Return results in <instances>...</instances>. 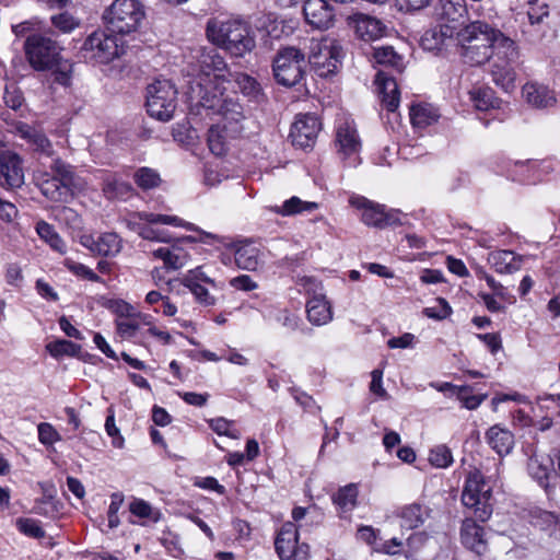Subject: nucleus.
Segmentation results:
<instances>
[{
  "instance_id": "nucleus-1",
  "label": "nucleus",
  "mask_w": 560,
  "mask_h": 560,
  "mask_svg": "<svg viewBox=\"0 0 560 560\" xmlns=\"http://www.w3.org/2000/svg\"><path fill=\"white\" fill-rule=\"evenodd\" d=\"M455 39L465 63L481 66L492 58L491 75L495 85L505 92L514 90L520 51L513 39L483 21L458 30Z\"/></svg>"
},
{
  "instance_id": "nucleus-48",
  "label": "nucleus",
  "mask_w": 560,
  "mask_h": 560,
  "mask_svg": "<svg viewBox=\"0 0 560 560\" xmlns=\"http://www.w3.org/2000/svg\"><path fill=\"white\" fill-rule=\"evenodd\" d=\"M148 214L149 213H142V221H145V224L142 223V240L170 242L171 235L168 231L153 228L152 225L155 223L147 221L145 215Z\"/></svg>"
},
{
  "instance_id": "nucleus-9",
  "label": "nucleus",
  "mask_w": 560,
  "mask_h": 560,
  "mask_svg": "<svg viewBox=\"0 0 560 560\" xmlns=\"http://www.w3.org/2000/svg\"><path fill=\"white\" fill-rule=\"evenodd\" d=\"M118 42L117 36L96 31L84 40L81 51L85 60L107 63L124 52Z\"/></svg>"
},
{
  "instance_id": "nucleus-39",
  "label": "nucleus",
  "mask_w": 560,
  "mask_h": 560,
  "mask_svg": "<svg viewBox=\"0 0 560 560\" xmlns=\"http://www.w3.org/2000/svg\"><path fill=\"white\" fill-rule=\"evenodd\" d=\"M103 191L108 199H127L131 196V186L114 176H108L104 180Z\"/></svg>"
},
{
  "instance_id": "nucleus-53",
  "label": "nucleus",
  "mask_w": 560,
  "mask_h": 560,
  "mask_svg": "<svg viewBox=\"0 0 560 560\" xmlns=\"http://www.w3.org/2000/svg\"><path fill=\"white\" fill-rule=\"evenodd\" d=\"M51 23L63 33H69L79 25V22L68 12L51 16Z\"/></svg>"
},
{
  "instance_id": "nucleus-34",
  "label": "nucleus",
  "mask_w": 560,
  "mask_h": 560,
  "mask_svg": "<svg viewBox=\"0 0 560 560\" xmlns=\"http://www.w3.org/2000/svg\"><path fill=\"white\" fill-rule=\"evenodd\" d=\"M35 230L38 236L47 243L51 249L59 254H65L67 252L66 243L51 224L40 220L36 223Z\"/></svg>"
},
{
  "instance_id": "nucleus-40",
  "label": "nucleus",
  "mask_w": 560,
  "mask_h": 560,
  "mask_svg": "<svg viewBox=\"0 0 560 560\" xmlns=\"http://www.w3.org/2000/svg\"><path fill=\"white\" fill-rule=\"evenodd\" d=\"M444 387L451 388L456 395L457 399L463 404V407L469 410L478 408L486 398V395H472L471 388L469 386L457 387L450 383H445L444 386L440 388V390H444Z\"/></svg>"
},
{
  "instance_id": "nucleus-2",
  "label": "nucleus",
  "mask_w": 560,
  "mask_h": 560,
  "mask_svg": "<svg viewBox=\"0 0 560 560\" xmlns=\"http://www.w3.org/2000/svg\"><path fill=\"white\" fill-rule=\"evenodd\" d=\"M186 94L191 114L202 116L205 112L208 117L219 115L226 121L224 128L230 127L234 133L242 131L240 124L245 119V114L237 100L223 97L218 89L210 90L200 79L190 82Z\"/></svg>"
},
{
  "instance_id": "nucleus-32",
  "label": "nucleus",
  "mask_w": 560,
  "mask_h": 560,
  "mask_svg": "<svg viewBox=\"0 0 560 560\" xmlns=\"http://www.w3.org/2000/svg\"><path fill=\"white\" fill-rule=\"evenodd\" d=\"M318 208L316 202L303 201L299 197H291L282 206H271L268 209L277 214L289 217L302 212H312Z\"/></svg>"
},
{
  "instance_id": "nucleus-31",
  "label": "nucleus",
  "mask_w": 560,
  "mask_h": 560,
  "mask_svg": "<svg viewBox=\"0 0 560 560\" xmlns=\"http://www.w3.org/2000/svg\"><path fill=\"white\" fill-rule=\"evenodd\" d=\"M40 191L46 198L55 202H67L72 197V187L57 177L44 180L40 185Z\"/></svg>"
},
{
  "instance_id": "nucleus-20",
  "label": "nucleus",
  "mask_w": 560,
  "mask_h": 560,
  "mask_svg": "<svg viewBox=\"0 0 560 560\" xmlns=\"http://www.w3.org/2000/svg\"><path fill=\"white\" fill-rule=\"evenodd\" d=\"M15 132L35 151L46 156H51L54 154L52 144L42 130L24 122H18L15 126Z\"/></svg>"
},
{
  "instance_id": "nucleus-25",
  "label": "nucleus",
  "mask_w": 560,
  "mask_h": 560,
  "mask_svg": "<svg viewBox=\"0 0 560 560\" xmlns=\"http://www.w3.org/2000/svg\"><path fill=\"white\" fill-rule=\"evenodd\" d=\"M523 96L529 105L536 108L552 107L557 102L553 91L538 83H526L523 86Z\"/></svg>"
},
{
  "instance_id": "nucleus-4",
  "label": "nucleus",
  "mask_w": 560,
  "mask_h": 560,
  "mask_svg": "<svg viewBox=\"0 0 560 560\" xmlns=\"http://www.w3.org/2000/svg\"><path fill=\"white\" fill-rule=\"evenodd\" d=\"M208 38L234 57H244L255 46V36L250 26L241 20L210 19L207 22Z\"/></svg>"
},
{
  "instance_id": "nucleus-23",
  "label": "nucleus",
  "mask_w": 560,
  "mask_h": 560,
  "mask_svg": "<svg viewBox=\"0 0 560 560\" xmlns=\"http://www.w3.org/2000/svg\"><path fill=\"white\" fill-rule=\"evenodd\" d=\"M299 542V533L293 522H285L275 540L276 551L281 560H289Z\"/></svg>"
},
{
  "instance_id": "nucleus-16",
  "label": "nucleus",
  "mask_w": 560,
  "mask_h": 560,
  "mask_svg": "<svg viewBox=\"0 0 560 560\" xmlns=\"http://www.w3.org/2000/svg\"><path fill=\"white\" fill-rule=\"evenodd\" d=\"M80 244L95 255L107 257L116 256L122 247L121 238L114 232L84 234L80 237Z\"/></svg>"
},
{
  "instance_id": "nucleus-38",
  "label": "nucleus",
  "mask_w": 560,
  "mask_h": 560,
  "mask_svg": "<svg viewBox=\"0 0 560 560\" xmlns=\"http://www.w3.org/2000/svg\"><path fill=\"white\" fill-rule=\"evenodd\" d=\"M470 101L479 110H488L499 106V98L490 88H474L469 91Z\"/></svg>"
},
{
  "instance_id": "nucleus-50",
  "label": "nucleus",
  "mask_w": 560,
  "mask_h": 560,
  "mask_svg": "<svg viewBox=\"0 0 560 560\" xmlns=\"http://www.w3.org/2000/svg\"><path fill=\"white\" fill-rule=\"evenodd\" d=\"M207 141L210 151L220 156L225 152L224 137L218 126H211L208 130Z\"/></svg>"
},
{
  "instance_id": "nucleus-52",
  "label": "nucleus",
  "mask_w": 560,
  "mask_h": 560,
  "mask_svg": "<svg viewBox=\"0 0 560 560\" xmlns=\"http://www.w3.org/2000/svg\"><path fill=\"white\" fill-rule=\"evenodd\" d=\"M16 526L21 533L33 538H40L45 535L39 522L33 518H19L16 521Z\"/></svg>"
},
{
  "instance_id": "nucleus-44",
  "label": "nucleus",
  "mask_w": 560,
  "mask_h": 560,
  "mask_svg": "<svg viewBox=\"0 0 560 560\" xmlns=\"http://www.w3.org/2000/svg\"><path fill=\"white\" fill-rule=\"evenodd\" d=\"M50 168L54 172L52 177H57L59 180L66 183L71 187H77L78 178L73 172V167L70 164L57 158L52 161Z\"/></svg>"
},
{
  "instance_id": "nucleus-64",
  "label": "nucleus",
  "mask_w": 560,
  "mask_h": 560,
  "mask_svg": "<svg viewBox=\"0 0 560 560\" xmlns=\"http://www.w3.org/2000/svg\"><path fill=\"white\" fill-rule=\"evenodd\" d=\"M194 282H203L208 284H214V280L209 278L203 271L201 267H197L192 270H189L187 275L183 279V284H192Z\"/></svg>"
},
{
  "instance_id": "nucleus-26",
  "label": "nucleus",
  "mask_w": 560,
  "mask_h": 560,
  "mask_svg": "<svg viewBox=\"0 0 560 560\" xmlns=\"http://www.w3.org/2000/svg\"><path fill=\"white\" fill-rule=\"evenodd\" d=\"M336 145L338 147V153L343 158H350L357 154L361 142L355 128L347 122L340 125L336 133Z\"/></svg>"
},
{
  "instance_id": "nucleus-36",
  "label": "nucleus",
  "mask_w": 560,
  "mask_h": 560,
  "mask_svg": "<svg viewBox=\"0 0 560 560\" xmlns=\"http://www.w3.org/2000/svg\"><path fill=\"white\" fill-rule=\"evenodd\" d=\"M401 520V527L407 529H415L424 523L427 513L423 508L418 503L406 505L399 513Z\"/></svg>"
},
{
  "instance_id": "nucleus-54",
  "label": "nucleus",
  "mask_w": 560,
  "mask_h": 560,
  "mask_svg": "<svg viewBox=\"0 0 560 560\" xmlns=\"http://www.w3.org/2000/svg\"><path fill=\"white\" fill-rule=\"evenodd\" d=\"M160 541L173 557L178 558L184 553L179 546V537L176 534L164 532Z\"/></svg>"
},
{
  "instance_id": "nucleus-61",
  "label": "nucleus",
  "mask_w": 560,
  "mask_h": 560,
  "mask_svg": "<svg viewBox=\"0 0 560 560\" xmlns=\"http://www.w3.org/2000/svg\"><path fill=\"white\" fill-rule=\"evenodd\" d=\"M436 301L438 307H427L423 312L430 318L444 319L452 313V308L445 299L439 298Z\"/></svg>"
},
{
  "instance_id": "nucleus-6",
  "label": "nucleus",
  "mask_w": 560,
  "mask_h": 560,
  "mask_svg": "<svg viewBox=\"0 0 560 560\" xmlns=\"http://www.w3.org/2000/svg\"><path fill=\"white\" fill-rule=\"evenodd\" d=\"M177 91L168 80H156L147 86V113L149 116L167 121L176 108Z\"/></svg>"
},
{
  "instance_id": "nucleus-8",
  "label": "nucleus",
  "mask_w": 560,
  "mask_h": 560,
  "mask_svg": "<svg viewBox=\"0 0 560 560\" xmlns=\"http://www.w3.org/2000/svg\"><path fill=\"white\" fill-rule=\"evenodd\" d=\"M103 18L110 32L129 34L139 25L140 3L138 0H115L105 10Z\"/></svg>"
},
{
  "instance_id": "nucleus-22",
  "label": "nucleus",
  "mask_w": 560,
  "mask_h": 560,
  "mask_svg": "<svg viewBox=\"0 0 560 560\" xmlns=\"http://www.w3.org/2000/svg\"><path fill=\"white\" fill-rule=\"evenodd\" d=\"M460 539L468 549L481 555L487 549L485 529L474 518H465L460 527Z\"/></svg>"
},
{
  "instance_id": "nucleus-3",
  "label": "nucleus",
  "mask_w": 560,
  "mask_h": 560,
  "mask_svg": "<svg viewBox=\"0 0 560 560\" xmlns=\"http://www.w3.org/2000/svg\"><path fill=\"white\" fill-rule=\"evenodd\" d=\"M25 56L36 71L51 70L54 81L68 86L72 78V63L60 55V45L42 34L30 35L24 44Z\"/></svg>"
},
{
  "instance_id": "nucleus-21",
  "label": "nucleus",
  "mask_w": 560,
  "mask_h": 560,
  "mask_svg": "<svg viewBox=\"0 0 560 560\" xmlns=\"http://www.w3.org/2000/svg\"><path fill=\"white\" fill-rule=\"evenodd\" d=\"M454 36L456 37L455 26L439 24L423 33L420 45L424 50L440 51L446 44V40H451Z\"/></svg>"
},
{
  "instance_id": "nucleus-27",
  "label": "nucleus",
  "mask_w": 560,
  "mask_h": 560,
  "mask_svg": "<svg viewBox=\"0 0 560 560\" xmlns=\"http://www.w3.org/2000/svg\"><path fill=\"white\" fill-rule=\"evenodd\" d=\"M352 206L362 210L361 220L364 224L377 229H384V209L385 206L375 203L364 197L351 200Z\"/></svg>"
},
{
  "instance_id": "nucleus-17",
  "label": "nucleus",
  "mask_w": 560,
  "mask_h": 560,
  "mask_svg": "<svg viewBox=\"0 0 560 560\" xmlns=\"http://www.w3.org/2000/svg\"><path fill=\"white\" fill-rule=\"evenodd\" d=\"M305 21L319 30H326L332 25L334 9L327 0H305L303 4Z\"/></svg>"
},
{
  "instance_id": "nucleus-41",
  "label": "nucleus",
  "mask_w": 560,
  "mask_h": 560,
  "mask_svg": "<svg viewBox=\"0 0 560 560\" xmlns=\"http://www.w3.org/2000/svg\"><path fill=\"white\" fill-rule=\"evenodd\" d=\"M374 58L377 63L392 67L398 73L404 71L402 57L390 46L375 48Z\"/></svg>"
},
{
  "instance_id": "nucleus-43",
  "label": "nucleus",
  "mask_w": 560,
  "mask_h": 560,
  "mask_svg": "<svg viewBox=\"0 0 560 560\" xmlns=\"http://www.w3.org/2000/svg\"><path fill=\"white\" fill-rule=\"evenodd\" d=\"M358 489L354 485L340 488L332 495V502L343 512L351 511L357 504Z\"/></svg>"
},
{
  "instance_id": "nucleus-45",
  "label": "nucleus",
  "mask_w": 560,
  "mask_h": 560,
  "mask_svg": "<svg viewBox=\"0 0 560 560\" xmlns=\"http://www.w3.org/2000/svg\"><path fill=\"white\" fill-rule=\"evenodd\" d=\"M47 351L55 358L63 355L75 357L80 351V346L69 340H56L46 346Z\"/></svg>"
},
{
  "instance_id": "nucleus-47",
  "label": "nucleus",
  "mask_w": 560,
  "mask_h": 560,
  "mask_svg": "<svg viewBox=\"0 0 560 560\" xmlns=\"http://www.w3.org/2000/svg\"><path fill=\"white\" fill-rule=\"evenodd\" d=\"M429 462L434 467L446 468L453 463L452 452L444 444L436 445L430 451Z\"/></svg>"
},
{
  "instance_id": "nucleus-33",
  "label": "nucleus",
  "mask_w": 560,
  "mask_h": 560,
  "mask_svg": "<svg viewBox=\"0 0 560 560\" xmlns=\"http://www.w3.org/2000/svg\"><path fill=\"white\" fill-rule=\"evenodd\" d=\"M235 262L238 268L254 271L260 265L259 249L252 244H243L235 250Z\"/></svg>"
},
{
  "instance_id": "nucleus-10",
  "label": "nucleus",
  "mask_w": 560,
  "mask_h": 560,
  "mask_svg": "<svg viewBox=\"0 0 560 560\" xmlns=\"http://www.w3.org/2000/svg\"><path fill=\"white\" fill-rule=\"evenodd\" d=\"M528 471L538 485L548 491L560 476V451L552 448L546 456L532 457L528 463Z\"/></svg>"
},
{
  "instance_id": "nucleus-35",
  "label": "nucleus",
  "mask_w": 560,
  "mask_h": 560,
  "mask_svg": "<svg viewBox=\"0 0 560 560\" xmlns=\"http://www.w3.org/2000/svg\"><path fill=\"white\" fill-rule=\"evenodd\" d=\"M483 476L480 471L476 470L470 472L466 479L465 487L462 493V502L465 506H472L478 503L477 497L479 487H486Z\"/></svg>"
},
{
  "instance_id": "nucleus-18",
  "label": "nucleus",
  "mask_w": 560,
  "mask_h": 560,
  "mask_svg": "<svg viewBox=\"0 0 560 560\" xmlns=\"http://www.w3.org/2000/svg\"><path fill=\"white\" fill-rule=\"evenodd\" d=\"M142 252L151 253L154 257L163 260L166 269L173 270L184 267L190 258L188 252L180 246L179 243H174L170 247H159L156 249L147 248V246L142 245Z\"/></svg>"
},
{
  "instance_id": "nucleus-14",
  "label": "nucleus",
  "mask_w": 560,
  "mask_h": 560,
  "mask_svg": "<svg viewBox=\"0 0 560 560\" xmlns=\"http://www.w3.org/2000/svg\"><path fill=\"white\" fill-rule=\"evenodd\" d=\"M145 219L148 222L151 223H163L174 226H182L188 231L198 232L200 234L199 237L192 236V235H186L180 238H178L175 243H179L180 246H183L184 243H203V244H213L214 242H223V237L206 232L195 225L194 223L186 222L183 219L176 217V215H165V214H148L145 215Z\"/></svg>"
},
{
  "instance_id": "nucleus-57",
  "label": "nucleus",
  "mask_w": 560,
  "mask_h": 560,
  "mask_svg": "<svg viewBox=\"0 0 560 560\" xmlns=\"http://www.w3.org/2000/svg\"><path fill=\"white\" fill-rule=\"evenodd\" d=\"M38 440L45 445H51L60 440V436L56 429L50 423H39L37 427Z\"/></svg>"
},
{
  "instance_id": "nucleus-11",
  "label": "nucleus",
  "mask_w": 560,
  "mask_h": 560,
  "mask_svg": "<svg viewBox=\"0 0 560 560\" xmlns=\"http://www.w3.org/2000/svg\"><path fill=\"white\" fill-rule=\"evenodd\" d=\"M320 121L313 114H300L291 126L289 138L294 147L313 148L320 130Z\"/></svg>"
},
{
  "instance_id": "nucleus-58",
  "label": "nucleus",
  "mask_w": 560,
  "mask_h": 560,
  "mask_svg": "<svg viewBox=\"0 0 560 560\" xmlns=\"http://www.w3.org/2000/svg\"><path fill=\"white\" fill-rule=\"evenodd\" d=\"M233 421L226 420L225 418H215L209 421L210 428L220 435H226L232 439H238L240 433L236 431H231L230 427Z\"/></svg>"
},
{
  "instance_id": "nucleus-7",
  "label": "nucleus",
  "mask_w": 560,
  "mask_h": 560,
  "mask_svg": "<svg viewBox=\"0 0 560 560\" xmlns=\"http://www.w3.org/2000/svg\"><path fill=\"white\" fill-rule=\"evenodd\" d=\"M343 56V49L337 40H313L306 62L318 77L328 78L338 72Z\"/></svg>"
},
{
  "instance_id": "nucleus-19",
  "label": "nucleus",
  "mask_w": 560,
  "mask_h": 560,
  "mask_svg": "<svg viewBox=\"0 0 560 560\" xmlns=\"http://www.w3.org/2000/svg\"><path fill=\"white\" fill-rule=\"evenodd\" d=\"M375 84L380 93L382 105L388 112H395L399 105V90L396 80L387 72L380 70L375 75Z\"/></svg>"
},
{
  "instance_id": "nucleus-51",
  "label": "nucleus",
  "mask_w": 560,
  "mask_h": 560,
  "mask_svg": "<svg viewBox=\"0 0 560 560\" xmlns=\"http://www.w3.org/2000/svg\"><path fill=\"white\" fill-rule=\"evenodd\" d=\"M528 20L530 24H539L544 21L545 18L548 16V5L540 0H529L528 1Z\"/></svg>"
},
{
  "instance_id": "nucleus-62",
  "label": "nucleus",
  "mask_w": 560,
  "mask_h": 560,
  "mask_svg": "<svg viewBox=\"0 0 560 560\" xmlns=\"http://www.w3.org/2000/svg\"><path fill=\"white\" fill-rule=\"evenodd\" d=\"M161 184L162 178L156 170L142 166V190L156 188Z\"/></svg>"
},
{
  "instance_id": "nucleus-30",
  "label": "nucleus",
  "mask_w": 560,
  "mask_h": 560,
  "mask_svg": "<svg viewBox=\"0 0 560 560\" xmlns=\"http://www.w3.org/2000/svg\"><path fill=\"white\" fill-rule=\"evenodd\" d=\"M489 262L499 273H513L521 268L522 257L512 250L501 249L490 253Z\"/></svg>"
},
{
  "instance_id": "nucleus-29",
  "label": "nucleus",
  "mask_w": 560,
  "mask_h": 560,
  "mask_svg": "<svg viewBox=\"0 0 560 560\" xmlns=\"http://www.w3.org/2000/svg\"><path fill=\"white\" fill-rule=\"evenodd\" d=\"M466 12L465 0H438L433 7V16L448 22L459 21Z\"/></svg>"
},
{
  "instance_id": "nucleus-63",
  "label": "nucleus",
  "mask_w": 560,
  "mask_h": 560,
  "mask_svg": "<svg viewBox=\"0 0 560 560\" xmlns=\"http://www.w3.org/2000/svg\"><path fill=\"white\" fill-rule=\"evenodd\" d=\"M187 287L196 299L205 305H213L214 299L209 294L208 290L200 283L194 282L192 284H184Z\"/></svg>"
},
{
  "instance_id": "nucleus-37",
  "label": "nucleus",
  "mask_w": 560,
  "mask_h": 560,
  "mask_svg": "<svg viewBox=\"0 0 560 560\" xmlns=\"http://www.w3.org/2000/svg\"><path fill=\"white\" fill-rule=\"evenodd\" d=\"M440 115L430 105H417L410 108V120L417 128H425L438 121Z\"/></svg>"
},
{
  "instance_id": "nucleus-56",
  "label": "nucleus",
  "mask_w": 560,
  "mask_h": 560,
  "mask_svg": "<svg viewBox=\"0 0 560 560\" xmlns=\"http://www.w3.org/2000/svg\"><path fill=\"white\" fill-rule=\"evenodd\" d=\"M3 102L7 107L19 110L24 104V97L22 92L16 88H5L3 94Z\"/></svg>"
},
{
  "instance_id": "nucleus-15",
  "label": "nucleus",
  "mask_w": 560,
  "mask_h": 560,
  "mask_svg": "<svg viewBox=\"0 0 560 560\" xmlns=\"http://www.w3.org/2000/svg\"><path fill=\"white\" fill-rule=\"evenodd\" d=\"M310 293L311 290L316 291L319 283L314 278H306L304 287ZM307 319L317 326L325 325L332 319V312L329 302L323 293L314 292L313 296L306 303Z\"/></svg>"
},
{
  "instance_id": "nucleus-55",
  "label": "nucleus",
  "mask_w": 560,
  "mask_h": 560,
  "mask_svg": "<svg viewBox=\"0 0 560 560\" xmlns=\"http://www.w3.org/2000/svg\"><path fill=\"white\" fill-rule=\"evenodd\" d=\"M124 498L120 493L112 495L110 504L107 511L108 528H115L119 525L118 511L121 508Z\"/></svg>"
},
{
  "instance_id": "nucleus-24",
  "label": "nucleus",
  "mask_w": 560,
  "mask_h": 560,
  "mask_svg": "<svg viewBox=\"0 0 560 560\" xmlns=\"http://www.w3.org/2000/svg\"><path fill=\"white\" fill-rule=\"evenodd\" d=\"M486 440L490 447L499 455L504 456L514 447V434L499 424H494L486 432Z\"/></svg>"
},
{
  "instance_id": "nucleus-59",
  "label": "nucleus",
  "mask_w": 560,
  "mask_h": 560,
  "mask_svg": "<svg viewBox=\"0 0 560 560\" xmlns=\"http://www.w3.org/2000/svg\"><path fill=\"white\" fill-rule=\"evenodd\" d=\"M66 266L77 276L88 279L93 282H101L102 279L98 277L92 269H90L88 266L74 262V261H67Z\"/></svg>"
},
{
  "instance_id": "nucleus-60",
  "label": "nucleus",
  "mask_w": 560,
  "mask_h": 560,
  "mask_svg": "<svg viewBox=\"0 0 560 560\" xmlns=\"http://www.w3.org/2000/svg\"><path fill=\"white\" fill-rule=\"evenodd\" d=\"M237 83L243 92V94L247 96L255 97L260 92L259 83L252 77L247 74H241L237 78Z\"/></svg>"
},
{
  "instance_id": "nucleus-42",
  "label": "nucleus",
  "mask_w": 560,
  "mask_h": 560,
  "mask_svg": "<svg viewBox=\"0 0 560 560\" xmlns=\"http://www.w3.org/2000/svg\"><path fill=\"white\" fill-rule=\"evenodd\" d=\"M530 523L541 530L556 528L560 522L559 515L555 512L545 511L538 508L530 510Z\"/></svg>"
},
{
  "instance_id": "nucleus-12",
  "label": "nucleus",
  "mask_w": 560,
  "mask_h": 560,
  "mask_svg": "<svg viewBox=\"0 0 560 560\" xmlns=\"http://www.w3.org/2000/svg\"><path fill=\"white\" fill-rule=\"evenodd\" d=\"M196 59L198 62L199 72L196 77L188 81V85L191 81L200 79L210 90H214L215 88H212L210 74L214 73L215 78H224V74H221V72L228 70L224 58L218 52L215 48H200L197 51Z\"/></svg>"
},
{
  "instance_id": "nucleus-46",
  "label": "nucleus",
  "mask_w": 560,
  "mask_h": 560,
  "mask_svg": "<svg viewBox=\"0 0 560 560\" xmlns=\"http://www.w3.org/2000/svg\"><path fill=\"white\" fill-rule=\"evenodd\" d=\"M55 218L60 223L71 230H80L82 228V219L80 214L72 208L61 207L55 211Z\"/></svg>"
},
{
  "instance_id": "nucleus-5",
  "label": "nucleus",
  "mask_w": 560,
  "mask_h": 560,
  "mask_svg": "<svg viewBox=\"0 0 560 560\" xmlns=\"http://www.w3.org/2000/svg\"><path fill=\"white\" fill-rule=\"evenodd\" d=\"M307 62L301 49L292 46L280 49L272 62L276 81L283 86H294L305 75Z\"/></svg>"
},
{
  "instance_id": "nucleus-28",
  "label": "nucleus",
  "mask_w": 560,
  "mask_h": 560,
  "mask_svg": "<svg viewBox=\"0 0 560 560\" xmlns=\"http://www.w3.org/2000/svg\"><path fill=\"white\" fill-rule=\"evenodd\" d=\"M386 26L374 16L359 14L354 20V32L363 40H374L383 36Z\"/></svg>"
},
{
  "instance_id": "nucleus-13",
  "label": "nucleus",
  "mask_w": 560,
  "mask_h": 560,
  "mask_svg": "<svg viewBox=\"0 0 560 560\" xmlns=\"http://www.w3.org/2000/svg\"><path fill=\"white\" fill-rule=\"evenodd\" d=\"M24 183L22 158L14 151H0V187L3 189L19 188Z\"/></svg>"
},
{
  "instance_id": "nucleus-49",
  "label": "nucleus",
  "mask_w": 560,
  "mask_h": 560,
  "mask_svg": "<svg viewBox=\"0 0 560 560\" xmlns=\"http://www.w3.org/2000/svg\"><path fill=\"white\" fill-rule=\"evenodd\" d=\"M117 331L122 338H131L137 335L139 328V317H121L116 319Z\"/></svg>"
}]
</instances>
